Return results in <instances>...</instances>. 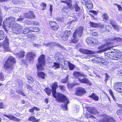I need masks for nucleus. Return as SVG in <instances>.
I'll return each instance as SVG.
<instances>
[{
  "mask_svg": "<svg viewBox=\"0 0 122 122\" xmlns=\"http://www.w3.org/2000/svg\"><path fill=\"white\" fill-rule=\"evenodd\" d=\"M28 120L29 121L35 122H39L40 121V119H37L34 116L30 117L28 118Z\"/></svg>",
  "mask_w": 122,
  "mask_h": 122,
  "instance_id": "obj_25",
  "label": "nucleus"
},
{
  "mask_svg": "<svg viewBox=\"0 0 122 122\" xmlns=\"http://www.w3.org/2000/svg\"><path fill=\"white\" fill-rule=\"evenodd\" d=\"M94 39L92 38H88L86 39V41L87 44H97V43L95 42V43L94 42Z\"/></svg>",
  "mask_w": 122,
  "mask_h": 122,
  "instance_id": "obj_22",
  "label": "nucleus"
},
{
  "mask_svg": "<svg viewBox=\"0 0 122 122\" xmlns=\"http://www.w3.org/2000/svg\"><path fill=\"white\" fill-rule=\"evenodd\" d=\"M45 64V57L44 55H41L38 59V63L37 67L38 71L43 70V66Z\"/></svg>",
  "mask_w": 122,
  "mask_h": 122,
  "instance_id": "obj_5",
  "label": "nucleus"
},
{
  "mask_svg": "<svg viewBox=\"0 0 122 122\" xmlns=\"http://www.w3.org/2000/svg\"><path fill=\"white\" fill-rule=\"evenodd\" d=\"M89 97L95 101H98L99 100L98 96L94 93H92L91 95L89 96Z\"/></svg>",
  "mask_w": 122,
  "mask_h": 122,
  "instance_id": "obj_24",
  "label": "nucleus"
},
{
  "mask_svg": "<svg viewBox=\"0 0 122 122\" xmlns=\"http://www.w3.org/2000/svg\"><path fill=\"white\" fill-rule=\"evenodd\" d=\"M33 46L35 47H37L38 48H39L41 47V45L39 44H34Z\"/></svg>",
  "mask_w": 122,
  "mask_h": 122,
  "instance_id": "obj_59",
  "label": "nucleus"
},
{
  "mask_svg": "<svg viewBox=\"0 0 122 122\" xmlns=\"http://www.w3.org/2000/svg\"><path fill=\"white\" fill-rule=\"evenodd\" d=\"M58 28V26L57 25L54 26L52 27V29L54 30H57Z\"/></svg>",
  "mask_w": 122,
  "mask_h": 122,
  "instance_id": "obj_53",
  "label": "nucleus"
},
{
  "mask_svg": "<svg viewBox=\"0 0 122 122\" xmlns=\"http://www.w3.org/2000/svg\"><path fill=\"white\" fill-rule=\"evenodd\" d=\"M117 115H120L122 113V111L121 110H118L117 112Z\"/></svg>",
  "mask_w": 122,
  "mask_h": 122,
  "instance_id": "obj_63",
  "label": "nucleus"
},
{
  "mask_svg": "<svg viewBox=\"0 0 122 122\" xmlns=\"http://www.w3.org/2000/svg\"><path fill=\"white\" fill-rule=\"evenodd\" d=\"M67 4L69 7L70 9H72L73 8L72 7V5L69 2H68Z\"/></svg>",
  "mask_w": 122,
  "mask_h": 122,
  "instance_id": "obj_54",
  "label": "nucleus"
},
{
  "mask_svg": "<svg viewBox=\"0 0 122 122\" xmlns=\"http://www.w3.org/2000/svg\"><path fill=\"white\" fill-rule=\"evenodd\" d=\"M22 27L18 24H14L11 27L13 33L18 34L22 33Z\"/></svg>",
  "mask_w": 122,
  "mask_h": 122,
  "instance_id": "obj_6",
  "label": "nucleus"
},
{
  "mask_svg": "<svg viewBox=\"0 0 122 122\" xmlns=\"http://www.w3.org/2000/svg\"><path fill=\"white\" fill-rule=\"evenodd\" d=\"M78 85L77 83H76V84H69L68 85V86L71 88H72L75 85Z\"/></svg>",
  "mask_w": 122,
  "mask_h": 122,
  "instance_id": "obj_57",
  "label": "nucleus"
},
{
  "mask_svg": "<svg viewBox=\"0 0 122 122\" xmlns=\"http://www.w3.org/2000/svg\"><path fill=\"white\" fill-rule=\"evenodd\" d=\"M27 78L28 80L29 83H32L33 81V78L31 77L30 76H28Z\"/></svg>",
  "mask_w": 122,
  "mask_h": 122,
  "instance_id": "obj_41",
  "label": "nucleus"
},
{
  "mask_svg": "<svg viewBox=\"0 0 122 122\" xmlns=\"http://www.w3.org/2000/svg\"><path fill=\"white\" fill-rule=\"evenodd\" d=\"M15 21V18L12 17L6 18L3 22V26L5 28L10 27Z\"/></svg>",
  "mask_w": 122,
  "mask_h": 122,
  "instance_id": "obj_4",
  "label": "nucleus"
},
{
  "mask_svg": "<svg viewBox=\"0 0 122 122\" xmlns=\"http://www.w3.org/2000/svg\"><path fill=\"white\" fill-rule=\"evenodd\" d=\"M3 115L10 120L17 122H20V119L16 118L11 114H9L8 115Z\"/></svg>",
  "mask_w": 122,
  "mask_h": 122,
  "instance_id": "obj_12",
  "label": "nucleus"
},
{
  "mask_svg": "<svg viewBox=\"0 0 122 122\" xmlns=\"http://www.w3.org/2000/svg\"><path fill=\"white\" fill-rule=\"evenodd\" d=\"M81 2L83 4L86 5L92 4V1L89 0H81Z\"/></svg>",
  "mask_w": 122,
  "mask_h": 122,
  "instance_id": "obj_26",
  "label": "nucleus"
},
{
  "mask_svg": "<svg viewBox=\"0 0 122 122\" xmlns=\"http://www.w3.org/2000/svg\"><path fill=\"white\" fill-rule=\"evenodd\" d=\"M53 7V6L51 5H50V6L49 10L50 11V12L51 13V15L52 14V12Z\"/></svg>",
  "mask_w": 122,
  "mask_h": 122,
  "instance_id": "obj_62",
  "label": "nucleus"
},
{
  "mask_svg": "<svg viewBox=\"0 0 122 122\" xmlns=\"http://www.w3.org/2000/svg\"><path fill=\"white\" fill-rule=\"evenodd\" d=\"M100 116L103 118L100 120V122H116L114 119L106 115H101Z\"/></svg>",
  "mask_w": 122,
  "mask_h": 122,
  "instance_id": "obj_7",
  "label": "nucleus"
},
{
  "mask_svg": "<svg viewBox=\"0 0 122 122\" xmlns=\"http://www.w3.org/2000/svg\"><path fill=\"white\" fill-rule=\"evenodd\" d=\"M114 88L117 92L120 93H122V82H119L115 83Z\"/></svg>",
  "mask_w": 122,
  "mask_h": 122,
  "instance_id": "obj_8",
  "label": "nucleus"
},
{
  "mask_svg": "<svg viewBox=\"0 0 122 122\" xmlns=\"http://www.w3.org/2000/svg\"><path fill=\"white\" fill-rule=\"evenodd\" d=\"M109 92L110 93V94L112 97L113 99L115 101V98L113 95V93L112 92V91L111 90H109Z\"/></svg>",
  "mask_w": 122,
  "mask_h": 122,
  "instance_id": "obj_50",
  "label": "nucleus"
},
{
  "mask_svg": "<svg viewBox=\"0 0 122 122\" xmlns=\"http://www.w3.org/2000/svg\"><path fill=\"white\" fill-rule=\"evenodd\" d=\"M29 30L30 32L31 31H36V30H34L35 28H33L32 27H29Z\"/></svg>",
  "mask_w": 122,
  "mask_h": 122,
  "instance_id": "obj_60",
  "label": "nucleus"
},
{
  "mask_svg": "<svg viewBox=\"0 0 122 122\" xmlns=\"http://www.w3.org/2000/svg\"><path fill=\"white\" fill-rule=\"evenodd\" d=\"M86 93L85 89L81 87H78L76 90V95L81 96Z\"/></svg>",
  "mask_w": 122,
  "mask_h": 122,
  "instance_id": "obj_11",
  "label": "nucleus"
},
{
  "mask_svg": "<svg viewBox=\"0 0 122 122\" xmlns=\"http://www.w3.org/2000/svg\"><path fill=\"white\" fill-rule=\"evenodd\" d=\"M73 75L74 77L76 78H77L79 80V79H80V77L81 76L83 77L86 76L83 73H80L78 71H76L74 72L73 74Z\"/></svg>",
  "mask_w": 122,
  "mask_h": 122,
  "instance_id": "obj_18",
  "label": "nucleus"
},
{
  "mask_svg": "<svg viewBox=\"0 0 122 122\" xmlns=\"http://www.w3.org/2000/svg\"><path fill=\"white\" fill-rule=\"evenodd\" d=\"M100 27H101V29H102V30H103V31H109V30H107V27L106 25H101Z\"/></svg>",
  "mask_w": 122,
  "mask_h": 122,
  "instance_id": "obj_31",
  "label": "nucleus"
},
{
  "mask_svg": "<svg viewBox=\"0 0 122 122\" xmlns=\"http://www.w3.org/2000/svg\"><path fill=\"white\" fill-rule=\"evenodd\" d=\"M18 85L20 87H21L23 84L22 81L21 80H19L18 81Z\"/></svg>",
  "mask_w": 122,
  "mask_h": 122,
  "instance_id": "obj_46",
  "label": "nucleus"
},
{
  "mask_svg": "<svg viewBox=\"0 0 122 122\" xmlns=\"http://www.w3.org/2000/svg\"><path fill=\"white\" fill-rule=\"evenodd\" d=\"M85 117L87 118H95L93 115H91L89 114L86 113L85 115Z\"/></svg>",
  "mask_w": 122,
  "mask_h": 122,
  "instance_id": "obj_43",
  "label": "nucleus"
},
{
  "mask_svg": "<svg viewBox=\"0 0 122 122\" xmlns=\"http://www.w3.org/2000/svg\"><path fill=\"white\" fill-rule=\"evenodd\" d=\"M29 31V27H26L23 30L22 33L24 34H26L30 32Z\"/></svg>",
  "mask_w": 122,
  "mask_h": 122,
  "instance_id": "obj_32",
  "label": "nucleus"
},
{
  "mask_svg": "<svg viewBox=\"0 0 122 122\" xmlns=\"http://www.w3.org/2000/svg\"><path fill=\"white\" fill-rule=\"evenodd\" d=\"M17 92L19 94L24 96H25V95L24 94L23 92L21 90H18L17 91Z\"/></svg>",
  "mask_w": 122,
  "mask_h": 122,
  "instance_id": "obj_45",
  "label": "nucleus"
},
{
  "mask_svg": "<svg viewBox=\"0 0 122 122\" xmlns=\"http://www.w3.org/2000/svg\"><path fill=\"white\" fill-rule=\"evenodd\" d=\"M86 5L88 9H91L93 7L92 4H89L88 5Z\"/></svg>",
  "mask_w": 122,
  "mask_h": 122,
  "instance_id": "obj_55",
  "label": "nucleus"
},
{
  "mask_svg": "<svg viewBox=\"0 0 122 122\" xmlns=\"http://www.w3.org/2000/svg\"><path fill=\"white\" fill-rule=\"evenodd\" d=\"M58 87V86L56 82H55L53 84L51 87L53 95L54 97L56 98L57 100L59 102L65 103V104L62 106V108L64 110L66 111L67 104L69 102V100L64 94L60 93H56V90Z\"/></svg>",
  "mask_w": 122,
  "mask_h": 122,
  "instance_id": "obj_1",
  "label": "nucleus"
},
{
  "mask_svg": "<svg viewBox=\"0 0 122 122\" xmlns=\"http://www.w3.org/2000/svg\"><path fill=\"white\" fill-rule=\"evenodd\" d=\"M112 27L115 30L118 31L119 30V27L117 25H115Z\"/></svg>",
  "mask_w": 122,
  "mask_h": 122,
  "instance_id": "obj_47",
  "label": "nucleus"
},
{
  "mask_svg": "<svg viewBox=\"0 0 122 122\" xmlns=\"http://www.w3.org/2000/svg\"><path fill=\"white\" fill-rule=\"evenodd\" d=\"M110 24L112 25V26L115 25V21L114 20L112 19H110Z\"/></svg>",
  "mask_w": 122,
  "mask_h": 122,
  "instance_id": "obj_48",
  "label": "nucleus"
},
{
  "mask_svg": "<svg viewBox=\"0 0 122 122\" xmlns=\"http://www.w3.org/2000/svg\"><path fill=\"white\" fill-rule=\"evenodd\" d=\"M79 50L81 53L85 54H90L95 53L94 52L92 51L81 48H80Z\"/></svg>",
  "mask_w": 122,
  "mask_h": 122,
  "instance_id": "obj_15",
  "label": "nucleus"
},
{
  "mask_svg": "<svg viewBox=\"0 0 122 122\" xmlns=\"http://www.w3.org/2000/svg\"><path fill=\"white\" fill-rule=\"evenodd\" d=\"M41 6L43 7V8L42 9V10H43L45 9L46 6V4L45 3H43L41 4Z\"/></svg>",
  "mask_w": 122,
  "mask_h": 122,
  "instance_id": "obj_56",
  "label": "nucleus"
},
{
  "mask_svg": "<svg viewBox=\"0 0 122 122\" xmlns=\"http://www.w3.org/2000/svg\"><path fill=\"white\" fill-rule=\"evenodd\" d=\"M62 56V54L60 53H57L55 56V60L57 62H59L60 64L61 65L62 67L65 68L67 66L68 61L64 60L63 58H61V56Z\"/></svg>",
  "mask_w": 122,
  "mask_h": 122,
  "instance_id": "obj_2",
  "label": "nucleus"
},
{
  "mask_svg": "<svg viewBox=\"0 0 122 122\" xmlns=\"http://www.w3.org/2000/svg\"><path fill=\"white\" fill-rule=\"evenodd\" d=\"M49 23L50 26L51 28L57 25L56 23L54 22L49 21Z\"/></svg>",
  "mask_w": 122,
  "mask_h": 122,
  "instance_id": "obj_42",
  "label": "nucleus"
},
{
  "mask_svg": "<svg viewBox=\"0 0 122 122\" xmlns=\"http://www.w3.org/2000/svg\"><path fill=\"white\" fill-rule=\"evenodd\" d=\"M105 81L106 82L108 80V79L109 78V76L108 75L107 73L105 74Z\"/></svg>",
  "mask_w": 122,
  "mask_h": 122,
  "instance_id": "obj_51",
  "label": "nucleus"
},
{
  "mask_svg": "<svg viewBox=\"0 0 122 122\" xmlns=\"http://www.w3.org/2000/svg\"><path fill=\"white\" fill-rule=\"evenodd\" d=\"M68 64L69 66V69L71 70H73L75 67V66L70 62H68Z\"/></svg>",
  "mask_w": 122,
  "mask_h": 122,
  "instance_id": "obj_34",
  "label": "nucleus"
},
{
  "mask_svg": "<svg viewBox=\"0 0 122 122\" xmlns=\"http://www.w3.org/2000/svg\"><path fill=\"white\" fill-rule=\"evenodd\" d=\"M97 33L95 31H93L92 32V35L93 36H96L97 35Z\"/></svg>",
  "mask_w": 122,
  "mask_h": 122,
  "instance_id": "obj_64",
  "label": "nucleus"
},
{
  "mask_svg": "<svg viewBox=\"0 0 122 122\" xmlns=\"http://www.w3.org/2000/svg\"><path fill=\"white\" fill-rule=\"evenodd\" d=\"M87 111L90 113L93 114L97 113V110L94 107H87Z\"/></svg>",
  "mask_w": 122,
  "mask_h": 122,
  "instance_id": "obj_19",
  "label": "nucleus"
},
{
  "mask_svg": "<svg viewBox=\"0 0 122 122\" xmlns=\"http://www.w3.org/2000/svg\"><path fill=\"white\" fill-rule=\"evenodd\" d=\"M24 15L25 17L29 19H32L35 17L33 12L32 11H29L27 13H25Z\"/></svg>",
  "mask_w": 122,
  "mask_h": 122,
  "instance_id": "obj_13",
  "label": "nucleus"
},
{
  "mask_svg": "<svg viewBox=\"0 0 122 122\" xmlns=\"http://www.w3.org/2000/svg\"><path fill=\"white\" fill-rule=\"evenodd\" d=\"M31 23L32 24H33L34 25H38L39 23L35 21H32L31 22Z\"/></svg>",
  "mask_w": 122,
  "mask_h": 122,
  "instance_id": "obj_58",
  "label": "nucleus"
},
{
  "mask_svg": "<svg viewBox=\"0 0 122 122\" xmlns=\"http://www.w3.org/2000/svg\"><path fill=\"white\" fill-rule=\"evenodd\" d=\"M45 91L48 95H49L51 92V90L49 88H46Z\"/></svg>",
  "mask_w": 122,
  "mask_h": 122,
  "instance_id": "obj_36",
  "label": "nucleus"
},
{
  "mask_svg": "<svg viewBox=\"0 0 122 122\" xmlns=\"http://www.w3.org/2000/svg\"><path fill=\"white\" fill-rule=\"evenodd\" d=\"M60 67V64L59 63L56 62L54 63V65L53 66V68L55 69L59 68Z\"/></svg>",
  "mask_w": 122,
  "mask_h": 122,
  "instance_id": "obj_37",
  "label": "nucleus"
},
{
  "mask_svg": "<svg viewBox=\"0 0 122 122\" xmlns=\"http://www.w3.org/2000/svg\"><path fill=\"white\" fill-rule=\"evenodd\" d=\"M37 74L38 77L41 78L42 79L44 78L45 74L43 72H41L38 73Z\"/></svg>",
  "mask_w": 122,
  "mask_h": 122,
  "instance_id": "obj_33",
  "label": "nucleus"
},
{
  "mask_svg": "<svg viewBox=\"0 0 122 122\" xmlns=\"http://www.w3.org/2000/svg\"><path fill=\"white\" fill-rule=\"evenodd\" d=\"M120 40V38H115L114 39H113L112 40V41L109 43H110V42H112V43H114L115 42H116L117 41H119Z\"/></svg>",
  "mask_w": 122,
  "mask_h": 122,
  "instance_id": "obj_44",
  "label": "nucleus"
},
{
  "mask_svg": "<svg viewBox=\"0 0 122 122\" xmlns=\"http://www.w3.org/2000/svg\"><path fill=\"white\" fill-rule=\"evenodd\" d=\"M4 80V77L3 74L2 72L0 73V81H3Z\"/></svg>",
  "mask_w": 122,
  "mask_h": 122,
  "instance_id": "obj_52",
  "label": "nucleus"
},
{
  "mask_svg": "<svg viewBox=\"0 0 122 122\" xmlns=\"http://www.w3.org/2000/svg\"><path fill=\"white\" fill-rule=\"evenodd\" d=\"M83 28L82 26H80L77 28L73 35V37H75L76 36V34L79 36H81L82 35Z\"/></svg>",
  "mask_w": 122,
  "mask_h": 122,
  "instance_id": "obj_9",
  "label": "nucleus"
},
{
  "mask_svg": "<svg viewBox=\"0 0 122 122\" xmlns=\"http://www.w3.org/2000/svg\"><path fill=\"white\" fill-rule=\"evenodd\" d=\"M15 63V60L14 58L11 56L8 58L4 65L5 67L7 70V73H8V70H11L12 69V66Z\"/></svg>",
  "mask_w": 122,
  "mask_h": 122,
  "instance_id": "obj_3",
  "label": "nucleus"
},
{
  "mask_svg": "<svg viewBox=\"0 0 122 122\" xmlns=\"http://www.w3.org/2000/svg\"><path fill=\"white\" fill-rule=\"evenodd\" d=\"M75 9V10L76 12L79 11L80 10V8L78 6L77 2H76L73 5Z\"/></svg>",
  "mask_w": 122,
  "mask_h": 122,
  "instance_id": "obj_29",
  "label": "nucleus"
},
{
  "mask_svg": "<svg viewBox=\"0 0 122 122\" xmlns=\"http://www.w3.org/2000/svg\"><path fill=\"white\" fill-rule=\"evenodd\" d=\"M79 81L81 83H84L88 84L89 85H91L92 83L90 82L86 78H83L82 79H79Z\"/></svg>",
  "mask_w": 122,
  "mask_h": 122,
  "instance_id": "obj_23",
  "label": "nucleus"
},
{
  "mask_svg": "<svg viewBox=\"0 0 122 122\" xmlns=\"http://www.w3.org/2000/svg\"><path fill=\"white\" fill-rule=\"evenodd\" d=\"M102 17L103 19L107 20L108 18V16L106 13H104L103 14Z\"/></svg>",
  "mask_w": 122,
  "mask_h": 122,
  "instance_id": "obj_38",
  "label": "nucleus"
},
{
  "mask_svg": "<svg viewBox=\"0 0 122 122\" xmlns=\"http://www.w3.org/2000/svg\"><path fill=\"white\" fill-rule=\"evenodd\" d=\"M103 59L102 58H100L99 57H96L93 58L92 60L93 63H104V62H102V61H104L103 60Z\"/></svg>",
  "mask_w": 122,
  "mask_h": 122,
  "instance_id": "obj_14",
  "label": "nucleus"
},
{
  "mask_svg": "<svg viewBox=\"0 0 122 122\" xmlns=\"http://www.w3.org/2000/svg\"><path fill=\"white\" fill-rule=\"evenodd\" d=\"M76 36L75 37H73V39H72L71 40V43H75L76 42H77L78 41V40L77 38H76Z\"/></svg>",
  "mask_w": 122,
  "mask_h": 122,
  "instance_id": "obj_39",
  "label": "nucleus"
},
{
  "mask_svg": "<svg viewBox=\"0 0 122 122\" xmlns=\"http://www.w3.org/2000/svg\"><path fill=\"white\" fill-rule=\"evenodd\" d=\"M51 43L43 44V45L44 46H47L49 45H50V46H51ZM51 44L53 46H57L61 48L62 49H65V48L64 47L62 46L59 44L56 43H52Z\"/></svg>",
  "mask_w": 122,
  "mask_h": 122,
  "instance_id": "obj_20",
  "label": "nucleus"
},
{
  "mask_svg": "<svg viewBox=\"0 0 122 122\" xmlns=\"http://www.w3.org/2000/svg\"><path fill=\"white\" fill-rule=\"evenodd\" d=\"M68 76H67L65 79H62L61 80V82L63 83H66L68 81Z\"/></svg>",
  "mask_w": 122,
  "mask_h": 122,
  "instance_id": "obj_40",
  "label": "nucleus"
},
{
  "mask_svg": "<svg viewBox=\"0 0 122 122\" xmlns=\"http://www.w3.org/2000/svg\"><path fill=\"white\" fill-rule=\"evenodd\" d=\"M59 87L60 88V89L62 91H64L65 90V87H64L63 86H59Z\"/></svg>",
  "mask_w": 122,
  "mask_h": 122,
  "instance_id": "obj_61",
  "label": "nucleus"
},
{
  "mask_svg": "<svg viewBox=\"0 0 122 122\" xmlns=\"http://www.w3.org/2000/svg\"><path fill=\"white\" fill-rule=\"evenodd\" d=\"M90 24L91 26L93 27H97L99 25L97 23H96L92 21H90Z\"/></svg>",
  "mask_w": 122,
  "mask_h": 122,
  "instance_id": "obj_30",
  "label": "nucleus"
},
{
  "mask_svg": "<svg viewBox=\"0 0 122 122\" xmlns=\"http://www.w3.org/2000/svg\"><path fill=\"white\" fill-rule=\"evenodd\" d=\"M27 57L29 60H32L36 57V56L33 53L31 52H29L27 55Z\"/></svg>",
  "mask_w": 122,
  "mask_h": 122,
  "instance_id": "obj_21",
  "label": "nucleus"
},
{
  "mask_svg": "<svg viewBox=\"0 0 122 122\" xmlns=\"http://www.w3.org/2000/svg\"><path fill=\"white\" fill-rule=\"evenodd\" d=\"M4 37V33L3 31L0 30V40H3Z\"/></svg>",
  "mask_w": 122,
  "mask_h": 122,
  "instance_id": "obj_35",
  "label": "nucleus"
},
{
  "mask_svg": "<svg viewBox=\"0 0 122 122\" xmlns=\"http://www.w3.org/2000/svg\"><path fill=\"white\" fill-rule=\"evenodd\" d=\"M33 35L31 34L27 35V37L29 39H32L33 37Z\"/></svg>",
  "mask_w": 122,
  "mask_h": 122,
  "instance_id": "obj_49",
  "label": "nucleus"
},
{
  "mask_svg": "<svg viewBox=\"0 0 122 122\" xmlns=\"http://www.w3.org/2000/svg\"><path fill=\"white\" fill-rule=\"evenodd\" d=\"M108 55H111V56H112L113 57L112 58L113 59L115 60H117L118 59V58H119L120 57H121L120 59H119V61H120L121 62V61H122V59H121V56H121H118L117 55L116 53L114 52H111V53H107Z\"/></svg>",
  "mask_w": 122,
  "mask_h": 122,
  "instance_id": "obj_16",
  "label": "nucleus"
},
{
  "mask_svg": "<svg viewBox=\"0 0 122 122\" xmlns=\"http://www.w3.org/2000/svg\"><path fill=\"white\" fill-rule=\"evenodd\" d=\"M107 46L106 45H102L101 46L98 47V49H103L102 50H100L99 51H97L96 53H100L106 51L108 50L109 49V48L108 47H106Z\"/></svg>",
  "mask_w": 122,
  "mask_h": 122,
  "instance_id": "obj_17",
  "label": "nucleus"
},
{
  "mask_svg": "<svg viewBox=\"0 0 122 122\" xmlns=\"http://www.w3.org/2000/svg\"><path fill=\"white\" fill-rule=\"evenodd\" d=\"M69 7L67 6L64 7L61 9V11L64 13H68L69 12Z\"/></svg>",
  "mask_w": 122,
  "mask_h": 122,
  "instance_id": "obj_28",
  "label": "nucleus"
},
{
  "mask_svg": "<svg viewBox=\"0 0 122 122\" xmlns=\"http://www.w3.org/2000/svg\"><path fill=\"white\" fill-rule=\"evenodd\" d=\"M71 34L70 30H66L64 32L63 36L61 38L63 40L66 41L68 40V37L70 36Z\"/></svg>",
  "mask_w": 122,
  "mask_h": 122,
  "instance_id": "obj_10",
  "label": "nucleus"
},
{
  "mask_svg": "<svg viewBox=\"0 0 122 122\" xmlns=\"http://www.w3.org/2000/svg\"><path fill=\"white\" fill-rule=\"evenodd\" d=\"M17 54L18 56L20 58L23 57L25 56V52L23 51H21Z\"/></svg>",
  "mask_w": 122,
  "mask_h": 122,
  "instance_id": "obj_27",
  "label": "nucleus"
}]
</instances>
